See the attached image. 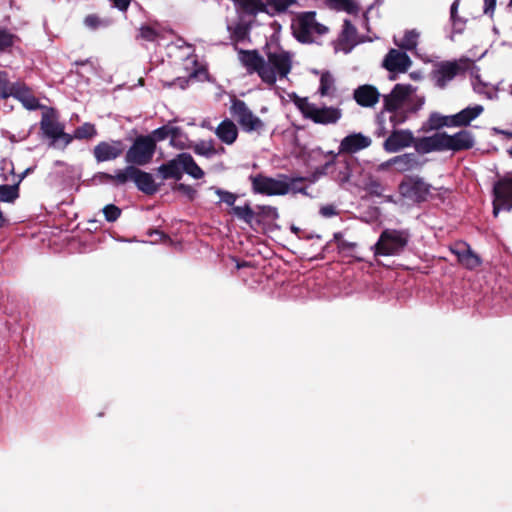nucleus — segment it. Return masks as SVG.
<instances>
[{
    "label": "nucleus",
    "mask_w": 512,
    "mask_h": 512,
    "mask_svg": "<svg viewBox=\"0 0 512 512\" xmlns=\"http://www.w3.org/2000/svg\"><path fill=\"white\" fill-rule=\"evenodd\" d=\"M267 60L257 49L238 50V59L248 74L256 73L261 81L270 87L275 86L277 79L287 78L292 70V55L285 50L268 51Z\"/></svg>",
    "instance_id": "nucleus-1"
},
{
    "label": "nucleus",
    "mask_w": 512,
    "mask_h": 512,
    "mask_svg": "<svg viewBox=\"0 0 512 512\" xmlns=\"http://www.w3.org/2000/svg\"><path fill=\"white\" fill-rule=\"evenodd\" d=\"M99 178L103 182L111 183L114 186L124 185L128 181H132L138 190L146 195H153L158 191V185L155 183L152 174L133 165L117 170L114 175L105 172L99 173Z\"/></svg>",
    "instance_id": "nucleus-2"
},
{
    "label": "nucleus",
    "mask_w": 512,
    "mask_h": 512,
    "mask_svg": "<svg viewBox=\"0 0 512 512\" xmlns=\"http://www.w3.org/2000/svg\"><path fill=\"white\" fill-rule=\"evenodd\" d=\"M293 36L303 44L314 42V35L322 36L328 33L329 28L316 20L315 11L300 12L292 22Z\"/></svg>",
    "instance_id": "nucleus-3"
},
{
    "label": "nucleus",
    "mask_w": 512,
    "mask_h": 512,
    "mask_svg": "<svg viewBox=\"0 0 512 512\" xmlns=\"http://www.w3.org/2000/svg\"><path fill=\"white\" fill-rule=\"evenodd\" d=\"M252 191L255 194L266 196H284L290 192L287 184L288 176L279 174L278 178H272L262 173L250 175Z\"/></svg>",
    "instance_id": "nucleus-4"
},
{
    "label": "nucleus",
    "mask_w": 512,
    "mask_h": 512,
    "mask_svg": "<svg viewBox=\"0 0 512 512\" xmlns=\"http://www.w3.org/2000/svg\"><path fill=\"white\" fill-rule=\"evenodd\" d=\"M229 111L244 132L261 134L264 131L265 123L252 112L245 101L234 97Z\"/></svg>",
    "instance_id": "nucleus-5"
},
{
    "label": "nucleus",
    "mask_w": 512,
    "mask_h": 512,
    "mask_svg": "<svg viewBox=\"0 0 512 512\" xmlns=\"http://www.w3.org/2000/svg\"><path fill=\"white\" fill-rule=\"evenodd\" d=\"M409 238L410 234L406 230L385 229L375 245V254L398 255L407 246Z\"/></svg>",
    "instance_id": "nucleus-6"
},
{
    "label": "nucleus",
    "mask_w": 512,
    "mask_h": 512,
    "mask_svg": "<svg viewBox=\"0 0 512 512\" xmlns=\"http://www.w3.org/2000/svg\"><path fill=\"white\" fill-rule=\"evenodd\" d=\"M156 151L155 139L150 135L137 136L125 154V161L135 167L149 164Z\"/></svg>",
    "instance_id": "nucleus-7"
},
{
    "label": "nucleus",
    "mask_w": 512,
    "mask_h": 512,
    "mask_svg": "<svg viewBox=\"0 0 512 512\" xmlns=\"http://www.w3.org/2000/svg\"><path fill=\"white\" fill-rule=\"evenodd\" d=\"M431 188V184L418 175H406L398 185L399 194L416 204L428 200Z\"/></svg>",
    "instance_id": "nucleus-8"
},
{
    "label": "nucleus",
    "mask_w": 512,
    "mask_h": 512,
    "mask_svg": "<svg viewBox=\"0 0 512 512\" xmlns=\"http://www.w3.org/2000/svg\"><path fill=\"white\" fill-rule=\"evenodd\" d=\"M471 61L468 58H462L454 61L439 62L432 71V79L439 88H445L457 75L465 74L469 69Z\"/></svg>",
    "instance_id": "nucleus-9"
},
{
    "label": "nucleus",
    "mask_w": 512,
    "mask_h": 512,
    "mask_svg": "<svg viewBox=\"0 0 512 512\" xmlns=\"http://www.w3.org/2000/svg\"><path fill=\"white\" fill-rule=\"evenodd\" d=\"M493 215L498 216L500 210H512V172L499 178L493 186Z\"/></svg>",
    "instance_id": "nucleus-10"
},
{
    "label": "nucleus",
    "mask_w": 512,
    "mask_h": 512,
    "mask_svg": "<svg viewBox=\"0 0 512 512\" xmlns=\"http://www.w3.org/2000/svg\"><path fill=\"white\" fill-rule=\"evenodd\" d=\"M40 129L46 137L52 139L53 143H56L60 139L63 140L64 147L69 145L73 140L70 134L64 132V125L57 120L53 112L43 113L40 121Z\"/></svg>",
    "instance_id": "nucleus-11"
},
{
    "label": "nucleus",
    "mask_w": 512,
    "mask_h": 512,
    "mask_svg": "<svg viewBox=\"0 0 512 512\" xmlns=\"http://www.w3.org/2000/svg\"><path fill=\"white\" fill-rule=\"evenodd\" d=\"M426 162V159L419 158L415 153H404L387 160L382 167L393 165L398 173H406L421 170Z\"/></svg>",
    "instance_id": "nucleus-12"
},
{
    "label": "nucleus",
    "mask_w": 512,
    "mask_h": 512,
    "mask_svg": "<svg viewBox=\"0 0 512 512\" xmlns=\"http://www.w3.org/2000/svg\"><path fill=\"white\" fill-rule=\"evenodd\" d=\"M125 151L121 140L101 141L93 149V156L98 163L119 158Z\"/></svg>",
    "instance_id": "nucleus-13"
},
{
    "label": "nucleus",
    "mask_w": 512,
    "mask_h": 512,
    "mask_svg": "<svg viewBox=\"0 0 512 512\" xmlns=\"http://www.w3.org/2000/svg\"><path fill=\"white\" fill-rule=\"evenodd\" d=\"M414 91L411 84H396L388 95L383 96L384 109L397 112Z\"/></svg>",
    "instance_id": "nucleus-14"
},
{
    "label": "nucleus",
    "mask_w": 512,
    "mask_h": 512,
    "mask_svg": "<svg viewBox=\"0 0 512 512\" xmlns=\"http://www.w3.org/2000/svg\"><path fill=\"white\" fill-rule=\"evenodd\" d=\"M444 151L459 152L469 150L474 146V138L470 131L461 130L453 135L442 132Z\"/></svg>",
    "instance_id": "nucleus-15"
},
{
    "label": "nucleus",
    "mask_w": 512,
    "mask_h": 512,
    "mask_svg": "<svg viewBox=\"0 0 512 512\" xmlns=\"http://www.w3.org/2000/svg\"><path fill=\"white\" fill-rule=\"evenodd\" d=\"M450 250L457 257L458 263L468 270H474L482 264L481 257L466 242H457Z\"/></svg>",
    "instance_id": "nucleus-16"
},
{
    "label": "nucleus",
    "mask_w": 512,
    "mask_h": 512,
    "mask_svg": "<svg viewBox=\"0 0 512 512\" xmlns=\"http://www.w3.org/2000/svg\"><path fill=\"white\" fill-rule=\"evenodd\" d=\"M414 143V135L410 130H394L383 143V148L388 153L410 147Z\"/></svg>",
    "instance_id": "nucleus-17"
},
{
    "label": "nucleus",
    "mask_w": 512,
    "mask_h": 512,
    "mask_svg": "<svg viewBox=\"0 0 512 512\" xmlns=\"http://www.w3.org/2000/svg\"><path fill=\"white\" fill-rule=\"evenodd\" d=\"M411 64L410 57L397 49H391L383 60V67L389 72L405 73Z\"/></svg>",
    "instance_id": "nucleus-18"
},
{
    "label": "nucleus",
    "mask_w": 512,
    "mask_h": 512,
    "mask_svg": "<svg viewBox=\"0 0 512 512\" xmlns=\"http://www.w3.org/2000/svg\"><path fill=\"white\" fill-rule=\"evenodd\" d=\"M371 143V139L362 133H352L341 140L338 154L356 153L360 150L368 148Z\"/></svg>",
    "instance_id": "nucleus-19"
},
{
    "label": "nucleus",
    "mask_w": 512,
    "mask_h": 512,
    "mask_svg": "<svg viewBox=\"0 0 512 512\" xmlns=\"http://www.w3.org/2000/svg\"><path fill=\"white\" fill-rule=\"evenodd\" d=\"M342 116L340 109L335 107L318 108L315 104L311 111L308 112L307 119H311L317 124H335Z\"/></svg>",
    "instance_id": "nucleus-20"
},
{
    "label": "nucleus",
    "mask_w": 512,
    "mask_h": 512,
    "mask_svg": "<svg viewBox=\"0 0 512 512\" xmlns=\"http://www.w3.org/2000/svg\"><path fill=\"white\" fill-rule=\"evenodd\" d=\"M380 93L375 86L361 85L354 90L353 98L362 107H373L380 99Z\"/></svg>",
    "instance_id": "nucleus-21"
},
{
    "label": "nucleus",
    "mask_w": 512,
    "mask_h": 512,
    "mask_svg": "<svg viewBox=\"0 0 512 512\" xmlns=\"http://www.w3.org/2000/svg\"><path fill=\"white\" fill-rule=\"evenodd\" d=\"M413 146L420 154H427L434 151H444L442 132L435 133L432 136H425L421 138L414 137Z\"/></svg>",
    "instance_id": "nucleus-22"
},
{
    "label": "nucleus",
    "mask_w": 512,
    "mask_h": 512,
    "mask_svg": "<svg viewBox=\"0 0 512 512\" xmlns=\"http://www.w3.org/2000/svg\"><path fill=\"white\" fill-rule=\"evenodd\" d=\"M11 96L19 100L28 110H36L40 107L39 100L25 83L16 82V87H14Z\"/></svg>",
    "instance_id": "nucleus-23"
},
{
    "label": "nucleus",
    "mask_w": 512,
    "mask_h": 512,
    "mask_svg": "<svg viewBox=\"0 0 512 512\" xmlns=\"http://www.w3.org/2000/svg\"><path fill=\"white\" fill-rule=\"evenodd\" d=\"M216 136L225 144L232 145L238 137V128L230 119H224L215 130Z\"/></svg>",
    "instance_id": "nucleus-24"
},
{
    "label": "nucleus",
    "mask_w": 512,
    "mask_h": 512,
    "mask_svg": "<svg viewBox=\"0 0 512 512\" xmlns=\"http://www.w3.org/2000/svg\"><path fill=\"white\" fill-rule=\"evenodd\" d=\"M157 170L164 180H180L182 178V162L179 160V154L176 158L160 165Z\"/></svg>",
    "instance_id": "nucleus-25"
},
{
    "label": "nucleus",
    "mask_w": 512,
    "mask_h": 512,
    "mask_svg": "<svg viewBox=\"0 0 512 512\" xmlns=\"http://www.w3.org/2000/svg\"><path fill=\"white\" fill-rule=\"evenodd\" d=\"M355 163V159L352 157H345L343 159L336 160L335 175L334 179L340 184H344L350 181L352 177V166Z\"/></svg>",
    "instance_id": "nucleus-26"
},
{
    "label": "nucleus",
    "mask_w": 512,
    "mask_h": 512,
    "mask_svg": "<svg viewBox=\"0 0 512 512\" xmlns=\"http://www.w3.org/2000/svg\"><path fill=\"white\" fill-rule=\"evenodd\" d=\"M357 29L350 20H344L342 31L339 35V44L345 52H349L356 43Z\"/></svg>",
    "instance_id": "nucleus-27"
},
{
    "label": "nucleus",
    "mask_w": 512,
    "mask_h": 512,
    "mask_svg": "<svg viewBox=\"0 0 512 512\" xmlns=\"http://www.w3.org/2000/svg\"><path fill=\"white\" fill-rule=\"evenodd\" d=\"M483 110L484 109L481 105H475L474 107H467L461 110L453 115L454 127L468 126L483 112Z\"/></svg>",
    "instance_id": "nucleus-28"
},
{
    "label": "nucleus",
    "mask_w": 512,
    "mask_h": 512,
    "mask_svg": "<svg viewBox=\"0 0 512 512\" xmlns=\"http://www.w3.org/2000/svg\"><path fill=\"white\" fill-rule=\"evenodd\" d=\"M179 160L182 162V173L185 172L195 179L204 177V171L198 166L189 153H180Z\"/></svg>",
    "instance_id": "nucleus-29"
},
{
    "label": "nucleus",
    "mask_w": 512,
    "mask_h": 512,
    "mask_svg": "<svg viewBox=\"0 0 512 512\" xmlns=\"http://www.w3.org/2000/svg\"><path fill=\"white\" fill-rule=\"evenodd\" d=\"M253 21L237 23L231 30V40L234 42V49L238 52L240 48L237 47V43L243 42L249 38L250 30L252 28Z\"/></svg>",
    "instance_id": "nucleus-30"
},
{
    "label": "nucleus",
    "mask_w": 512,
    "mask_h": 512,
    "mask_svg": "<svg viewBox=\"0 0 512 512\" xmlns=\"http://www.w3.org/2000/svg\"><path fill=\"white\" fill-rule=\"evenodd\" d=\"M20 40V37L8 28L0 27V53L10 52L15 43L20 42Z\"/></svg>",
    "instance_id": "nucleus-31"
},
{
    "label": "nucleus",
    "mask_w": 512,
    "mask_h": 512,
    "mask_svg": "<svg viewBox=\"0 0 512 512\" xmlns=\"http://www.w3.org/2000/svg\"><path fill=\"white\" fill-rule=\"evenodd\" d=\"M325 2L331 9L337 11H345L353 15L359 12V7L353 0H325Z\"/></svg>",
    "instance_id": "nucleus-32"
},
{
    "label": "nucleus",
    "mask_w": 512,
    "mask_h": 512,
    "mask_svg": "<svg viewBox=\"0 0 512 512\" xmlns=\"http://www.w3.org/2000/svg\"><path fill=\"white\" fill-rule=\"evenodd\" d=\"M429 126L433 130H439L443 127H454L453 115L444 116L439 113H432L429 117Z\"/></svg>",
    "instance_id": "nucleus-33"
},
{
    "label": "nucleus",
    "mask_w": 512,
    "mask_h": 512,
    "mask_svg": "<svg viewBox=\"0 0 512 512\" xmlns=\"http://www.w3.org/2000/svg\"><path fill=\"white\" fill-rule=\"evenodd\" d=\"M19 198V183L0 185V201L14 203Z\"/></svg>",
    "instance_id": "nucleus-34"
},
{
    "label": "nucleus",
    "mask_w": 512,
    "mask_h": 512,
    "mask_svg": "<svg viewBox=\"0 0 512 512\" xmlns=\"http://www.w3.org/2000/svg\"><path fill=\"white\" fill-rule=\"evenodd\" d=\"M297 0H266L267 7L270 8L269 16L284 13L288 8L296 4Z\"/></svg>",
    "instance_id": "nucleus-35"
},
{
    "label": "nucleus",
    "mask_w": 512,
    "mask_h": 512,
    "mask_svg": "<svg viewBox=\"0 0 512 512\" xmlns=\"http://www.w3.org/2000/svg\"><path fill=\"white\" fill-rule=\"evenodd\" d=\"M97 135V130L94 124L86 122L83 125L77 127L74 130V134L71 135L73 139L78 140H90Z\"/></svg>",
    "instance_id": "nucleus-36"
},
{
    "label": "nucleus",
    "mask_w": 512,
    "mask_h": 512,
    "mask_svg": "<svg viewBox=\"0 0 512 512\" xmlns=\"http://www.w3.org/2000/svg\"><path fill=\"white\" fill-rule=\"evenodd\" d=\"M232 213L240 220L247 224H251L256 216V212L252 209L249 203L244 206H233Z\"/></svg>",
    "instance_id": "nucleus-37"
},
{
    "label": "nucleus",
    "mask_w": 512,
    "mask_h": 512,
    "mask_svg": "<svg viewBox=\"0 0 512 512\" xmlns=\"http://www.w3.org/2000/svg\"><path fill=\"white\" fill-rule=\"evenodd\" d=\"M419 34L415 30L406 31L401 41H395V44L404 50H413L417 46Z\"/></svg>",
    "instance_id": "nucleus-38"
},
{
    "label": "nucleus",
    "mask_w": 512,
    "mask_h": 512,
    "mask_svg": "<svg viewBox=\"0 0 512 512\" xmlns=\"http://www.w3.org/2000/svg\"><path fill=\"white\" fill-rule=\"evenodd\" d=\"M83 23L88 29L97 30L108 27L111 21L106 18H101L97 14H89L84 18Z\"/></svg>",
    "instance_id": "nucleus-39"
},
{
    "label": "nucleus",
    "mask_w": 512,
    "mask_h": 512,
    "mask_svg": "<svg viewBox=\"0 0 512 512\" xmlns=\"http://www.w3.org/2000/svg\"><path fill=\"white\" fill-rule=\"evenodd\" d=\"M193 151L195 154L205 156L207 158H210L218 153L212 140L200 141L193 146Z\"/></svg>",
    "instance_id": "nucleus-40"
},
{
    "label": "nucleus",
    "mask_w": 512,
    "mask_h": 512,
    "mask_svg": "<svg viewBox=\"0 0 512 512\" xmlns=\"http://www.w3.org/2000/svg\"><path fill=\"white\" fill-rule=\"evenodd\" d=\"M14 87H16V82L11 83L9 81L8 73L0 70V97L2 99L11 97Z\"/></svg>",
    "instance_id": "nucleus-41"
},
{
    "label": "nucleus",
    "mask_w": 512,
    "mask_h": 512,
    "mask_svg": "<svg viewBox=\"0 0 512 512\" xmlns=\"http://www.w3.org/2000/svg\"><path fill=\"white\" fill-rule=\"evenodd\" d=\"M256 216L269 219V220H277L279 218V213L276 207L270 205H258Z\"/></svg>",
    "instance_id": "nucleus-42"
},
{
    "label": "nucleus",
    "mask_w": 512,
    "mask_h": 512,
    "mask_svg": "<svg viewBox=\"0 0 512 512\" xmlns=\"http://www.w3.org/2000/svg\"><path fill=\"white\" fill-rule=\"evenodd\" d=\"M334 84V79L329 72H324L320 77L319 93L322 96L329 94Z\"/></svg>",
    "instance_id": "nucleus-43"
},
{
    "label": "nucleus",
    "mask_w": 512,
    "mask_h": 512,
    "mask_svg": "<svg viewBox=\"0 0 512 512\" xmlns=\"http://www.w3.org/2000/svg\"><path fill=\"white\" fill-rule=\"evenodd\" d=\"M102 211L107 222L117 221L122 213L121 209L114 204L104 206Z\"/></svg>",
    "instance_id": "nucleus-44"
},
{
    "label": "nucleus",
    "mask_w": 512,
    "mask_h": 512,
    "mask_svg": "<svg viewBox=\"0 0 512 512\" xmlns=\"http://www.w3.org/2000/svg\"><path fill=\"white\" fill-rule=\"evenodd\" d=\"M304 181H306L305 177H288L287 184L290 185V192L308 195L307 187L298 185Z\"/></svg>",
    "instance_id": "nucleus-45"
},
{
    "label": "nucleus",
    "mask_w": 512,
    "mask_h": 512,
    "mask_svg": "<svg viewBox=\"0 0 512 512\" xmlns=\"http://www.w3.org/2000/svg\"><path fill=\"white\" fill-rule=\"evenodd\" d=\"M215 193L219 196L221 202L226 203L228 206H234L237 199L236 194L220 188H216Z\"/></svg>",
    "instance_id": "nucleus-46"
},
{
    "label": "nucleus",
    "mask_w": 512,
    "mask_h": 512,
    "mask_svg": "<svg viewBox=\"0 0 512 512\" xmlns=\"http://www.w3.org/2000/svg\"><path fill=\"white\" fill-rule=\"evenodd\" d=\"M294 104L301 111L305 118H307L308 112L311 111L314 105L313 103H309L307 98H300L298 96L295 97Z\"/></svg>",
    "instance_id": "nucleus-47"
},
{
    "label": "nucleus",
    "mask_w": 512,
    "mask_h": 512,
    "mask_svg": "<svg viewBox=\"0 0 512 512\" xmlns=\"http://www.w3.org/2000/svg\"><path fill=\"white\" fill-rule=\"evenodd\" d=\"M173 190L179 191L183 194H185L190 200H193L196 196V190L187 184L184 183H177L174 185Z\"/></svg>",
    "instance_id": "nucleus-48"
},
{
    "label": "nucleus",
    "mask_w": 512,
    "mask_h": 512,
    "mask_svg": "<svg viewBox=\"0 0 512 512\" xmlns=\"http://www.w3.org/2000/svg\"><path fill=\"white\" fill-rule=\"evenodd\" d=\"M158 36L157 31L151 26H142L140 28V37L146 41H154Z\"/></svg>",
    "instance_id": "nucleus-49"
},
{
    "label": "nucleus",
    "mask_w": 512,
    "mask_h": 512,
    "mask_svg": "<svg viewBox=\"0 0 512 512\" xmlns=\"http://www.w3.org/2000/svg\"><path fill=\"white\" fill-rule=\"evenodd\" d=\"M150 136H152L153 139H155V143H157V141L165 140L166 138L169 137L168 125H164V126L157 128L156 130H154L152 132V134Z\"/></svg>",
    "instance_id": "nucleus-50"
},
{
    "label": "nucleus",
    "mask_w": 512,
    "mask_h": 512,
    "mask_svg": "<svg viewBox=\"0 0 512 512\" xmlns=\"http://www.w3.org/2000/svg\"><path fill=\"white\" fill-rule=\"evenodd\" d=\"M357 247V244L355 242H349L346 240L340 241V243L337 245V249L339 253H347L353 251Z\"/></svg>",
    "instance_id": "nucleus-51"
},
{
    "label": "nucleus",
    "mask_w": 512,
    "mask_h": 512,
    "mask_svg": "<svg viewBox=\"0 0 512 512\" xmlns=\"http://www.w3.org/2000/svg\"><path fill=\"white\" fill-rule=\"evenodd\" d=\"M320 214L323 216V217H332V216H335L337 215V210H336V207L332 204H329V205H325V206H322L320 208Z\"/></svg>",
    "instance_id": "nucleus-52"
},
{
    "label": "nucleus",
    "mask_w": 512,
    "mask_h": 512,
    "mask_svg": "<svg viewBox=\"0 0 512 512\" xmlns=\"http://www.w3.org/2000/svg\"><path fill=\"white\" fill-rule=\"evenodd\" d=\"M496 2L497 0H484V14L493 15L496 8Z\"/></svg>",
    "instance_id": "nucleus-53"
},
{
    "label": "nucleus",
    "mask_w": 512,
    "mask_h": 512,
    "mask_svg": "<svg viewBox=\"0 0 512 512\" xmlns=\"http://www.w3.org/2000/svg\"><path fill=\"white\" fill-rule=\"evenodd\" d=\"M336 160H337V155H334L333 159H331L330 161L326 162L323 166H321L318 169V172L320 174H327L331 167H333V166L336 167Z\"/></svg>",
    "instance_id": "nucleus-54"
},
{
    "label": "nucleus",
    "mask_w": 512,
    "mask_h": 512,
    "mask_svg": "<svg viewBox=\"0 0 512 512\" xmlns=\"http://www.w3.org/2000/svg\"><path fill=\"white\" fill-rule=\"evenodd\" d=\"M393 113L394 114L390 116V122L393 126L399 125L405 121V117L402 114H397L396 112Z\"/></svg>",
    "instance_id": "nucleus-55"
},
{
    "label": "nucleus",
    "mask_w": 512,
    "mask_h": 512,
    "mask_svg": "<svg viewBox=\"0 0 512 512\" xmlns=\"http://www.w3.org/2000/svg\"><path fill=\"white\" fill-rule=\"evenodd\" d=\"M168 134L174 140L180 135V128L168 125Z\"/></svg>",
    "instance_id": "nucleus-56"
},
{
    "label": "nucleus",
    "mask_w": 512,
    "mask_h": 512,
    "mask_svg": "<svg viewBox=\"0 0 512 512\" xmlns=\"http://www.w3.org/2000/svg\"><path fill=\"white\" fill-rule=\"evenodd\" d=\"M148 235L150 237H153L154 235L158 236L159 238L155 239V241H158V240H162V239H166L168 238V236L166 234H164L163 232L159 231V230H150L148 232Z\"/></svg>",
    "instance_id": "nucleus-57"
},
{
    "label": "nucleus",
    "mask_w": 512,
    "mask_h": 512,
    "mask_svg": "<svg viewBox=\"0 0 512 512\" xmlns=\"http://www.w3.org/2000/svg\"><path fill=\"white\" fill-rule=\"evenodd\" d=\"M457 8H458V1H455V2H453V4L451 5V8H450V14H451L452 20H455V17L457 14Z\"/></svg>",
    "instance_id": "nucleus-58"
},
{
    "label": "nucleus",
    "mask_w": 512,
    "mask_h": 512,
    "mask_svg": "<svg viewBox=\"0 0 512 512\" xmlns=\"http://www.w3.org/2000/svg\"><path fill=\"white\" fill-rule=\"evenodd\" d=\"M498 134L504 135L506 138L512 139V132L507 130L495 129Z\"/></svg>",
    "instance_id": "nucleus-59"
},
{
    "label": "nucleus",
    "mask_w": 512,
    "mask_h": 512,
    "mask_svg": "<svg viewBox=\"0 0 512 512\" xmlns=\"http://www.w3.org/2000/svg\"><path fill=\"white\" fill-rule=\"evenodd\" d=\"M331 242L332 241H329V242L326 243V245L322 249V252L317 257H315L316 259H323L324 258V253L329 249V247L331 245Z\"/></svg>",
    "instance_id": "nucleus-60"
},
{
    "label": "nucleus",
    "mask_w": 512,
    "mask_h": 512,
    "mask_svg": "<svg viewBox=\"0 0 512 512\" xmlns=\"http://www.w3.org/2000/svg\"><path fill=\"white\" fill-rule=\"evenodd\" d=\"M343 240H344L343 239V234L341 232L334 233L333 241H335L337 245L340 243V241H343Z\"/></svg>",
    "instance_id": "nucleus-61"
},
{
    "label": "nucleus",
    "mask_w": 512,
    "mask_h": 512,
    "mask_svg": "<svg viewBox=\"0 0 512 512\" xmlns=\"http://www.w3.org/2000/svg\"><path fill=\"white\" fill-rule=\"evenodd\" d=\"M30 171H31V168L26 169V170H25V171L20 175V180H19V182H18V183H20V182L24 179V177H25V176H26Z\"/></svg>",
    "instance_id": "nucleus-62"
},
{
    "label": "nucleus",
    "mask_w": 512,
    "mask_h": 512,
    "mask_svg": "<svg viewBox=\"0 0 512 512\" xmlns=\"http://www.w3.org/2000/svg\"><path fill=\"white\" fill-rule=\"evenodd\" d=\"M371 186L374 187V189L380 188V184L378 182H373Z\"/></svg>",
    "instance_id": "nucleus-63"
},
{
    "label": "nucleus",
    "mask_w": 512,
    "mask_h": 512,
    "mask_svg": "<svg viewBox=\"0 0 512 512\" xmlns=\"http://www.w3.org/2000/svg\"><path fill=\"white\" fill-rule=\"evenodd\" d=\"M509 93H510V95L512 96V84L510 85Z\"/></svg>",
    "instance_id": "nucleus-64"
}]
</instances>
